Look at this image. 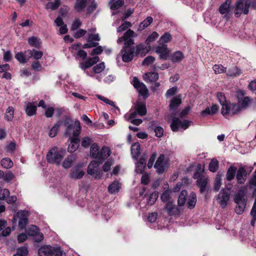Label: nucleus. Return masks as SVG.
<instances>
[{
	"mask_svg": "<svg viewBox=\"0 0 256 256\" xmlns=\"http://www.w3.org/2000/svg\"><path fill=\"white\" fill-rule=\"evenodd\" d=\"M76 160V158L74 155H69L65 158L63 162L62 163V166L64 168L68 169L70 168Z\"/></svg>",
	"mask_w": 256,
	"mask_h": 256,
	"instance_id": "cd10ccee",
	"label": "nucleus"
},
{
	"mask_svg": "<svg viewBox=\"0 0 256 256\" xmlns=\"http://www.w3.org/2000/svg\"><path fill=\"white\" fill-rule=\"evenodd\" d=\"M254 186H256V170L250 178L248 184L247 185V187L248 188H252Z\"/></svg>",
	"mask_w": 256,
	"mask_h": 256,
	"instance_id": "13d9d810",
	"label": "nucleus"
},
{
	"mask_svg": "<svg viewBox=\"0 0 256 256\" xmlns=\"http://www.w3.org/2000/svg\"><path fill=\"white\" fill-rule=\"evenodd\" d=\"M182 100L179 97H174L171 100V102L170 104V108L171 110H175L181 104Z\"/></svg>",
	"mask_w": 256,
	"mask_h": 256,
	"instance_id": "a19ab883",
	"label": "nucleus"
},
{
	"mask_svg": "<svg viewBox=\"0 0 256 256\" xmlns=\"http://www.w3.org/2000/svg\"><path fill=\"white\" fill-rule=\"evenodd\" d=\"M65 155V150L54 146L50 148L47 153V161L52 164L60 166Z\"/></svg>",
	"mask_w": 256,
	"mask_h": 256,
	"instance_id": "f03ea898",
	"label": "nucleus"
},
{
	"mask_svg": "<svg viewBox=\"0 0 256 256\" xmlns=\"http://www.w3.org/2000/svg\"><path fill=\"white\" fill-rule=\"evenodd\" d=\"M134 46L124 45L120 52L122 60L125 62H130L134 57Z\"/></svg>",
	"mask_w": 256,
	"mask_h": 256,
	"instance_id": "1a4fd4ad",
	"label": "nucleus"
},
{
	"mask_svg": "<svg viewBox=\"0 0 256 256\" xmlns=\"http://www.w3.org/2000/svg\"><path fill=\"white\" fill-rule=\"evenodd\" d=\"M154 60L155 58L154 56H148L144 59L142 62V64L144 66H148L153 63Z\"/></svg>",
	"mask_w": 256,
	"mask_h": 256,
	"instance_id": "69168bd1",
	"label": "nucleus"
},
{
	"mask_svg": "<svg viewBox=\"0 0 256 256\" xmlns=\"http://www.w3.org/2000/svg\"><path fill=\"white\" fill-rule=\"evenodd\" d=\"M62 126L65 128L64 134L66 136H72L74 138L78 136L81 131L80 123L76 121L74 124L72 120L68 117L62 120Z\"/></svg>",
	"mask_w": 256,
	"mask_h": 256,
	"instance_id": "f257e3e1",
	"label": "nucleus"
},
{
	"mask_svg": "<svg viewBox=\"0 0 256 256\" xmlns=\"http://www.w3.org/2000/svg\"><path fill=\"white\" fill-rule=\"evenodd\" d=\"M230 194L228 190L222 189L220 192L216 200L222 208H224L226 206L228 202L230 200Z\"/></svg>",
	"mask_w": 256,
	"mask_h": 256,
	"instance_id": "f8f14e48",
	"label": "nucleus"
},
{
	"mask_svg": "<svg viewBox=\"0 0 256 256\" xmlns=\"http://www.w3.org/2000/svg\"><path fill=\"white\" fill-rule=\"evenodd\" d=\"M110 154V150L108 147H102L100 152L98 159H104L108 158Z\"/></svg>",
	"mask_w": 256,
	"mask_h": 256,
	"instance_id": "c03bdc74",
	"label": "nucleus"
},
{
	"mask_svg": "<svg viewBox=\"0 0 256 256\" xmlns=\"http://www.w3.org/2000/svg\"><path fill=\"white\" fill-rule=\"evenodd\" d=\"M84 174V172L81 168L80 166H76L72 168L69 173L70 178L76 180L82 178Z\"/></svg>",
	"mask_w": 256,
	"mask_h": 256,
	"instance_id": "4468645a",
	"label": "nucleus"
},
{
	"mask_svg": "<svg viewBox=\"0 0 256 256\" xmlns=\"http://www.w3.org/2000/svg\"><path fill=\"white\" fill-rule=\"evenodd\" d=\"M236 172V168L234 166H230L226 172V180L228 181L234 178Z\"/></svg>",
	"mask_w": 256,
	"mask_h": 256,
	"instance_id": "8fccbe9b",
	"label": "nucleus"
},
{
	"mask_svg": "<svg viewBox=\"0 0 256 256\" xmlns=\"http://www.w3.org/2000/svg\"><path fill=\"white\" fill-rule=\"evenodd\" d=\"M14 115V108L12 106H9L5 114V118L8 121L12 120Z\"/></svg>",
	"mask_w": 256,
	"mask_h": 256,
	"instance_id": "3c124183",
	"label": "nucleus"
},
{
	"mask_svg": "<svg viewBox=\"0 0 256 256\" xmlns=\"http://www.w3.org/2000/svg\"><path fill=\"white\" fill-rule=\"evenodd\" d=\"M137 34L131 29H128L122 36L118 38L117 42L118 44L124 42V45L133 46L134 44V38L136 37Z\"/></svg>",
	"mask_w": 256,
	"mask_h": 256,
	"instance_id": "6e6552de",
	"label": "nucleus"
},
{
	"mask_svg": "<svg viewBox=\"0 0 256 256\" xmlns=\"http://www.w3.org/2000/svg\"><path fill=\"white\" fill-rule=\"evenodd\" d=\"M218 168V162L217 160L213 158L211 160L208 169L212 172H215L217 170Z\"/></svg>",
	"mask_w": 256,
	"mask_h": 256,
	"instance_id": "de8ad7c7",
	"label": "nucleus"
},
{
	"mask_svg": "<svg viewBox=\"0 0 256 256\" xmlns=\"http://www.w3.org/2000/svg\"><path fill=\"white\" fill-rule=\"evenodd\" d=\"M60 127L62 126V120L57 122L50 130L48 132V136L50 138H54L57 134L58 131Z\"/></svg>",
	"mask_w": 256,
	"mask_h": 256,
	"instance_id": "c85d7f7f",
	"label": "nucleus"
},
{
	"mask_svg": "<svg viewBox=\"0 0 256 256\" xmlns=\"http://www.w3.org/2000/svg\"><path fill=\"white\" fill-rule=\"evenodd\" d=\"M156 52L159 54L160 58L166 60L170 54L167 45L166 44H158L156 48Z\"/></svg>",
	"mask_w": 256,
	"mask_h": 256,
	"instance_id": "2eb2a0df",
	"label": "nucleus"
},
{
	"mask_svg": "<svg viewBox=\"0 0 256 256\" xmlns=\"http://www.w3.org/2000/svg\"><path fill=\"white\" fill-rule=\"evenodd\" d=\"M10 192L8 189L4 188L0 190V199L2 200H6L8 197Z\"/></svg>",
	"mask_w": 256,
	"mask_h": 256,
	"instance_id": "0e129e2a",
	"label": "nucleus"
},
{
	"mask_svg": "<svg viewBox=\"0 0 256 256\" xmlns=\"http://www.w3.org/2000/svg\"><path fill=\"white\" fill-rule=\"evenodd\" d=\"M169 166V158L166 156L164 154H160L159 156L154 164V168L156 169V172L159 174H162L166 172Z\"/></svg>",
	"mask_w": 256,
	"mask_h": 256,
	"instance_id": "39448f33",
	"label": "nucleus"
},
{
	"mask_svg": "<svg viewBox=\"0 0 256 256\" xmlns=\"http://www.w3.org/2000/svg\"><path fill=\"white\" fill-rule=\"evenodd\" d=\"M173 192L170 190H164L160 196V200L164 203L174 200L172 198Z\"/></svg>",
	"mask_w": 256,
	"mask_h": 256,
	"instance_id": "393cba45",
	"label": "nucleus"
},
{
	"mask_svg": "<svg viewBox=\"0 0 256 256\" xmlns=\"http://www.w3.org/2000/svg\"><path fill=\"white\" fill-rule=\"evenodd\" d=\"M70 143L68 148V150L70 152H73L78 148L80 140L77 138H70Z\"/></svg>",
	"mask_w": 256,
	"mask_h": 256,
	"instance_id": "a878e982",
	"label": "nucleus"
},
{
	"mask_svg": "<svg viewBox=\"0 0 256 256\" xmlns=\"http://www.w3.org/2000/svg\"><path fill=\"white\" fill-rule=\"evenodd\" d=\"M172 40V36L168 32H165L162 34L158 40V44H165L170 42Z\"/></svg>",
	"mask_w": 256,
	"mask_h": 256,
	"instance_id": "ea45409f",
	"label": "nucleus"
},
{
	"mask_svg": "<svg viewBox=\"0 0 256 256\" xmlns=\"http://www.w3.org/2000/svg\"><path fill=\"white\" fill-rule=\"evenodd\" d=\"M60 4V0H54V2H48L46 6V8L54 10L59 7Z\"/></svg>",
	"mask_w": 256,
	"mask_h": 256,
	"instance_id": "a18cd8bd",
	"label": "nucleus"
},
{
	"mask_svg": "<svg viewBox=\"0 0 256 256\" xmlns=\"http://www.w3.org/2000/svg\"><path fill=\"white\" fill-rule=\"evenodd\" d=\"M232 4L231 0H226L219 8V12L222 14L226 16L230 12V6Z\"/></svg>",
	"mask_w": 256,
	"mask_h": 256,
	"instance_id": "412c9836",
	"label": "nucleus"
},
{
	"mask_svg": "<svg viewBox=\"0 0 256 256\" xmlns=\"http://www.w3.org/2000/svg\"><path fill=\"white\" fill-rule=\"evenodd\" d=\"M246 94L244 90H239L236 92V98L239 106L242 110H246L252 103L253 99L250 96H245Z\"/></svg>",
	"mask_w": 256,
	"mask_h": 256,
	"instance_id": "0eeeda50",
	"label": "nucleus"
},
{
	"mask_svg": "<svg viewBox=\"0 0 256 256\" xmlns=\"http://www.w3.org/2000/svg\"><path fill=\"white\" fill-rule=\"evenodd\" d=\"M242 72L240 70L238 69L236 66H233L230 68L228 72V76L232 77H237L242 74Z\"/></svg>",
	"mask_w": 256,
	"mask_h": 256,
	"instance_id": "79ce46f5",
	"label": "nucleus"
},
{
	"mask_svg": "<svg viewBox=\"0 0 256 256\" xmlns=\"http://www.w3.org/2000/svg\"><path fill=\"white\" fill-rule=\"evenodd\" d=\"M99 147L96 143L93 144L90 148V156L91 157L97 158H99L100 155Z\"/></svg>",
	"mask_w": 256,
	"mask_h": 256,
	"instance_id": "f704fd0d",
	"label": "nucleus"
},
{
	"mask_svg": "<svg viewBox=\"0 0 256 256\" xmlns=\"http://www.w3.org/2000/svg\"><path fill=\"white\" fill-rule=\"evenodd\" d=\"M124 4V0H111L110 2V8L112 10H117Z\"/></svg>",
	"mask_w": 256,
	"mask_h": 256,
	"instance_id": "4c0bfd02",
	"label": "nucleus"
},
{
	"mask_svg": "<svg viewBox=\"0 0 256 256\" xmlns=\"http://www.w3.org/2000/svg\"><path fill=\"white\" fill-rule=\"evenodd\" d=\"M246 187L241 188L234 197V201L236 204L244 203L246 204L247 198L246 196Z\"/></svg>",
	"mask_w": 256,
	"mask_h": 256,
	"instance_id": "dca6fc26",
	"label": "nucleus"
},
{
	"mask_svg": "<svg viewBox=\"0 0 256 256\" xmlns=\"http://www.w3.org/2000/svg\"><path fill=\"white\" fill-rule=\"evenodd\" d=\"M102 162H97L93 160L91 162L88 167L87 172L90 175H94L95 172L98 170V168Z\"/></svg>",
	"mask_w": 256,
	"mask_h": 256,
	"instance_id": "b1692460",
	"label": "nucleus"
},
{
	"mask_svg": "<svg viewBox=\"0 0 256 256\" xmlns=\"http://www.w3.org/2000/svg\"><path fill=\"white\" fill-rule=\"evenodd\" d=\"M133 86L138 90L139 94L143 96L144 98L148 97V90L146 86L144 83L139 81L136 77L134 78Z\"/></svg>",
	"mask_w": 256,
	"mask_h": 256,
	"instance_id": "9b49d317",
	"label": "nucleus"
},
{
	"mask_svg": "<svg viewBox=\"0 0 256 256\" xmlns=\"http://www.w3.org/2000/svg\"><path fill=\"white\" fill-rule=\"evenodd\" d=\"M14 177V174L10 171H8L6 172L5 174H4V176H3L4 180L6 182H9L12 180Z\"/></svg>",
	"mask_w": 256,
	"mask_h": 256,
	"instance_id": "774afa93",
	"label": "nucleus"
},
{
	"mask_svg": "<svg viewBox=\"0 0 256 256\" xmlns=\"http://www.w3.org/2000/svg\"><path fill=\"white\" fill-rule=\"evenodd\" d=\"M158 198V193L156 192H152L149 196L148 203L149 205L152 206L156 202Z\"/></svg>",
	"mask_w": 256,
	"mask_h": 256,
	"instance_id": "bf43d9fd",
	"label": "nucleus"
},
{
	"mask_svg": "<svg viewBox=\"0 0 256 256\" xmlns=\"http://www.w3.org/2000/svg\"><path fill=\"white\" fill-rule=\"evenodd\" d=\"M1 166L4 168L9 169L12 167L13 162L8 158H3L0 162Z\"/></svg>",
	"mask_w": 256,
	"mask_h": 256,
	"instance_id": "37998d69",
	"label": "nucleus"
},
{
	"mask_svg": "<svg viewBox=\"0 0 256 256\" xmlns=\"http://www.w3.org/2000/svg\"><path fill=\"white\" fill-rule=\"evenodd\" d=\"M28 250L26 247H21L18 249L17 252L13 256H25L27 255Z\"/></svg>",
	"mask_w": 256,
	"mask_h": 256,
	"instance_id": "680f3d73",
	"label": "nucleus"
},
{
	"mask_svg": "<svg viewBox=\"0 0 256 256\" xmlns=\"http://www.w3.org/2000/svg\"><path fill=\"white\" fill-rule=\"evenodd\" d=\"M15 58L20 63H25L26 62L25 55L22 52H18L15 55Z\"/></svg>",
	"mask_w": 256,
	"mask_h": 256,
	"instance_id": "e2e57ef3",
	"label": "nucleus"
},
{
	"mask_svg": "<svg viewBox=\"0 0 256 256\" xmlns=\"http://www.w3.org/2000/svg\"><path fill=\"white\" fill-rule=\"evenodd\" d=\"M121 184L118 180H114L108 187V190L112 194H115L118 192L120 188Z\"/></svg>",
	"mask_w": 256,
	"mask_h": 256,
	"instance_id": "c756f323",
	"label": "nucleus"
},
{
	"mask_svg": "<svg viewBox=\"0 0 256 256\" xmlns=\"http://www.w3.org/2000/svg\"><path fill=\"white\" fill-rule=\"evenodd\" d=\"M29 212L27 210H20L17 212L16 216L20 218L18 227L22 230L26 228L28 224V216Z\"/></svg>",
	"mask_w": 256,
	"mask_h": 256,
	"instance_id": "ddd939ff",
	"label": "nucleus"
},
{
	"mask_svg": "<svg viewBox=\"0 0 256 256\" xmlns=\"http://www.w3.org/2000/svg\"><path fill=\"white\" fill-rule=\"evenodd\" d=\"M132 26V24L130 22L128 21H125L120 26L117 28V32L120 33L124 31H125L128 28H130Z\"/></svg>",
	"mask_w": 256,
	"mask_h": 256,
	"instance_id": "09e8293b",
	"label": "nucleus"
},
{
	"mask_svg": "<svg viewBox=\"0 0 256 256\" xmlns=\"http://www.w3.org/2000/svg\"><path fill=\"white\" fill-rule=\"evenodd\" d=\"M222 185V178L221 176L217 174L214 182V190L218 192L220 189Z\"/></svg>",
	"mask_w": 256,
	"mask_h": 256,
	"instance_id": "864d4df0",
	"label": "nucleus"
},
{
	"mask_svg": "<svg viewBox=\"0 0 256 256\" xmlns=\"http://www.w3.org/2000/svg\"><path fill=\"white\" fill-rule=\"evenodd\" d=\"M158 73L155 72H146L143 76V78L146 82H156L158 79Z\"/></svg>",
	"mask_w": 256,
	"mask_h": 256,
	"instance_id": "4be33fe9",
	"label": "nucleus"
},
{
	"mask_svg": "<svg viewBox=\"0 0 256 256\" xmlns=\"http://www.w3.org/2000/svg\"><path fill=\"white\" fill-rule=\"evenodd\" d=\"M36 106L34 102H28L26 108V112L28 116H32L36 113Z\"/></svg>",
	"mask_w": 256,
	"mask_h": 256,
	"instance_id": "473e14b6",
	"label": "nucleus"
},
{
	"mask_svg": "<svg viewBox=\"0 0 256 256\" xmlns=\"http://www.w3.org/2000/svg\"><path fill=\"white\" fill-rule=\"evenodd\" d=\"M164 210L169 216L176 215L179 212L178 208L174 204V200L164 203Z\"/></svg>",
	"mask_w": 256,
	"mask_h": 256,
	"instance_id": "f3484780",
	"label": "nucleus"
},
{
	"mask_svg": "<svg viewBox=\"0 0 256 256\" xmlns=\"http://www.w3.org/2000/svg\"><path fill=\"white\" fill-rule=\"evenodd\" d=\"M131 154L134 158H137L140 154V144L138 143L134 144L131 147Z\"/></svg>",
	"mask_w": 256,
	"mask_h": 256,
	"instance_id": "72a5a7b5",
	"label": "nucleus"
},
{
	"mask_svg": "<svg viewBox=\"0 0 256 256\" xmlns=\"http://www.w3.org/2000/svg\"><path fill=\"white\" fill-rule=\"evenodd\" d=\"M186 200H188V207L190 209L193 208L196 202V194L192 192L188 196V192L186 190H182L178 198V204L180 206H183L186 204Z\"/></svg>",
	"mask_w": 256,
	"mask_h": 256,
	"instance_id": "20e7f679",
	"label": "nucleus"
},
{
	"mask_svg": "<svg viewBox=\"0 0 256 256\" xmlns=\"http://www.w3.org/2000/svg\"><path fill=\"white\" fill-rule=\"evenodd\" d=\"M236 204L237 206L235 208V212L237 214H240L244 212L246 204L240 203Z\"/></svg>",
	"mask_w": 256,
	"mask_h": 256,
	"instance_id": "052dcab7",
	"label": "nucleus"
},
{
	"mask_svg": "<svg viewBox=\"0 0 256 256\" xmlns=\"http://www.w3.org/2000/svg\"><path fill=\"white\" fill-rule=\"evenodd\" d=\"M212 69L216 74H222L226 72V68L222 64H215Z\"/></svg>",
	"mask_w": 256,
	"mask_h": 256,
	"instance_id": "603ef678",
	"label": "nucleus"
},
{
	"mask_svg": "<svg viewBox=\"0 0 256 256\" xmlns=\"http://www.w3.org/2000/svg\"><path fill=\"white\" fill-rule=\"evenodd\" d=\"M208 182V178L206 177L201 176L198 178L197 184L200 188V192L201 193H203L206 190Z\"/></svg>",
	"mask_w": 256,
	"mask_h": 256,
	"instance_id": "5701e85b",
	"label": "nucleus"
},
{
	"mask_svg": "<svg viewBox=\"0 0 256 256\" xmlns=\"http://www.w3.org/2000/svg\"><path fill=\"white\" fill-rule=\"evenodd\" d=\"M54 249L50 246H44L40 248L38 254L40 256H52L54 254Z\"/></svg>",
	"mask_w": 256,
	"mask_h": 256,
	"instance_id": "aec40b11",
	"label": "nucleus"
},
{
	"mask_svg": "<svg viewBox=\"0 0 256 256\" xmlns=\"http://www.w3.org/2000/svg\"><path fill=\"white\" fill-rule=\"evenodd\" d=\"M222 106L221 113L226 118L228 116H232L240 112V106L237 104L227 102Z\"/></svg>",
	"mask_w": 256,
	"mask_h": 256,
	"instance_id": "423d86ee",
	"label": "nucleus"
},
{
	"mask_svg": "<svg viewBox=\"0 0 256 256\" xmlns=\"http://www.w3.org/2000/svg\"><path fill=\"white\" fill-rule=\"evenodd\" d=\"M99 60L100 58L98 56L90 58L84 62H81L79 66L82 70H85L99 62Z\"/></svg>",
	"mask_w": 256,
	"mask_h": 256,
	"instance_id": "6ab92c4d",
	"label": "nucleus"
},
{
	"mask_svg": "<svg viewBox=\"0 0 256 256\" xmlns=\"http://www.w3.org/2000/svg\"><path fill=\"white\" fill-rule=\"evenodd\" d=\"M153 22V19L151 16H148L144 20H143L140 24L138 28V31H142L148 27Z\"/></svg>",
	"mask_w": 256,
	"mask_h": 256,
	"instance_id": "c9c22d12",
	"label": "nucleus"
},
{
	"mask_svg": "<svg viewBox=\"0 0 256 256\" xmlns=\"http://www.w3.org/2000/svg\"><path fill=\"white\" fill-rule=\"evenodd\" d=\"M184 58V55L180 51H176L174 52L170 57L172 61L174 62H180Z\"/></svg>",
	"mask_w": 256,
	"mask_h": 256,
	"instance_id": "2f4dec72",
	"label": "nucleus"
},
{
	"mask_svg": "<svg viewBox=\"0 0 256 256\" xmlns=\"http://www.w3.org/2000/svg\"><path fill=\"white\" fill-rule=\"evenodd\" d=\"M190 122L184 120L182 121L178 118H174L170 124V128L173 132H177L180 128L186 130L190 126Z\"/></svg>",
	"mask_w": 256,
	"mask_h": 256,
	"instance_id": "9d476101",
	"label": "nucleus"
},
{
	"mask_svg": "<svg viewBox=\"0 0 256 256\" xmlns=\"http://www.w3.org/2000/svg\"><path fill=\"white\" fill-rule=\"evenodd\" d=\"M90 5H88L87 8L88 14L92 12L96 9L98 6L97 4L94 1L90 2Z\"/></svg>",
	"mask_w": 256,
	"mask_h": 256,
	"instance_id": "338daca9",
	"label": "nucleus"
},
{
	"mask_svg": "<svg viewBox=\"0 0 256 256\" xmlns=\"http://www.w3.org/2000/svg\"><path fill=\"white\" fill-rule=\"evenodd\" d=\"M134 107L138 115L144 116L146 114V109L145 104L138 103L136 104Z\"/></svg>",
	"mask_w": 256,
	"mask_h": 256,
	"instance_id": "e433bc0d",
	"label": "nucleus"
},
{
	"mask_svg": "<svg viewBox=\"0 0 256 256\" xmlns=\"http://www.w3.org/2000/svg\"><path fill=\"white\" fill-rule=\"evenodd\" d=\"M27 52L30 55V57H32L36 60L40 59L43 56V52L42 51L35 49L28 50Z\"/></svg>",
	"mask_w": 256,
	"mask_h": 256,
	"instance_id": "58836bf2",
	"label": "nucleus"
},
{
	"mask_svg": "<svg viewBox=\"0 0 256 256\" xmlns=\"http://www.w3.org/2000/svg\"><path fill=\"white\" fill-rule=\"evenodd\" d=\"M91 0H76L74 8L78 12H80L86 8V6L90 4Z\"/></svg>",
	"mask_w": 256,
	"mask_h": 256,
	"instance_id": "bb28decb",
	"label": "nucleus"
},
{
	"mask_svg": "<svg viewBox=\"0 0 256 256\" xmlns=\"http://www.w3.org/2000/svg\"><path fill=\"white\" fill-rule=\"evenodd\" d=\"M28 44L32 46L39 48L40 46L41 42L40 40L35 36H32L28 39Z\"/></svg>",
	"mask_w": 256,
	"mask_h": 256,
	"instance_id": "49530a36",
	"label": "nucleus"
},
{
	"mask_svg": "<svg viewBox=\"0 0 256 256\" xmlns=\"http://www.w3.org/2000/svg\"><path fill=\"white\" fill-rule=\"evenodd\" d=\"M247 174H248L246 168L243 166H240L236 174V178L238 183L240 184H244L246 181Z\"/></svg>",
	"mask_w": 256,
	"mask_h": 256,
	"instance_id": "a211bd4d",
	"label": "nucleus"
},
{
	"mask_svg": "<svg viewBox=\"0 0 256 256\" xmlns=\"http://www.w3.org/2000/svg\"><path fill=\"white\" fill-rule=\"evenodd\" d=\"M149 128L152 129H154L156 136L157 137L160 138L163 136L164 129L161 126H156L154 122H150Z\"/></svg>",
	"mask_w": 256,
	"mask_h": 256,
	"instance_id": "7c9ffc66",
	"label": "nucleus"
},
{
	"mask_svg": "<svg viewBox=\"0 0 256 256\" xmlns=\"http://www.w3.org/2000/svg\"><path fill=\"white\" fill-rule=\"evenodd\" d=\"M114 164V161L112 159H109L106 162L102 167V170L104 172H108L110 170L111 166Z\"/></svg>",
	"mask_w": 256,
	"mask_h": 256,
	"instance_id": "6e6d98bb",
	"label": "nucleus"
},
{
	"mask_svg": "<svg viewBox=\"0 0 256 256\" xmlns=\"http://www.w3.org/2000/svg\"><path fill=\"white\" fill-rule=\"evenodd\" d=\"M253 0H237L234 4V14L236 17H239L242 14H247L250 6L254 8Z\"/></svg>",
	"mask_w": 256,
	"mask_h": 256,
	"instance_id": "7ed1b4c3",
	"label": "nucleus"
},
{
	"mask_svg": "<svg viewBox=\"0 0 256 256\" xmlns=\"http://www.w3.org/2000/svg\"><path fill=\"white\" fill-rule=\"evenodd\" d=\"M105 68V65L104 62L100 63L93 67L92 70L94 73L100 74Z\"/></svg>",
	"mask_w": 256,
	"mask_h": 256,
	"instance_id": "4d7b16f0",
	"label": "nucleus"
},
{
	"mask_svg": "<svg viewBox=\"0 0 256 256\" xmlns=\"http://www.w3.org/2000/svg\"><path fill=\"white\" fill-rule=\"evenodd\" d=\"M159 36L158 34L156 32H152L146 40V44H150V43L154 42Z\"/></svg>",
	"mask_w": 256,
	"mask_h": 256,
	"instance_id": "5fc2aeb1",
	"label": "nucleus"
}]
</instances>
